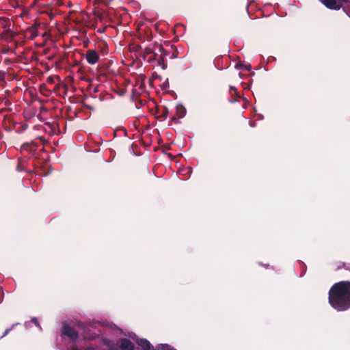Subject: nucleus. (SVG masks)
Masks as SVG:
<instances>
[{
  "mask_svg": "<svg viewBox=\"0 0 350 350\" xmlns=\"http://www.w3.org/2000/svg\"><path fill=\"white\" fill-rule=\"evenodd\" d=\"M245 68L246 70H250V68H251V66H250V65H247V66H245Z\"/></svg>",
  "mask_w": 350,
  "mask_h": 350,
  "instance_id": "9d476101",
  "label": "nucleus"
},
{
  "mask_svg": "<svg viewBox=\"0 0 350 350\" xmlns=\"http://www.w3.org/2000/svg\"><path fill=\"white\" fill-rule=\"evenodd\" d=\"M31 34L33 36H36V32H34V29L32 30Z\"/></svg>",
  "mask_w": 350,
  "mask_h": 350,
  "instance_id": "f8f14e48",
  "label": "nucleus"
},
{
  "mask_svg": "<svg viewBox=\"0 0 350 350\" xmlns=\"http://www.w3.org/2000/svg\"><path fill=\"white\" fill-rule=\"evenodd\" d=\"M31 34L33 36H36V32H34V29L32 30Z\"/></svg>",
  "mask_w": 350,
  "mask_h": 350,
  "instance_id": "9b49d317",
  "label": "nucleus"
},
{
  "mask_svg": "<svg viewBox=\"0 0 350 350\" xmlns=\"http://www.w3.org/2000/svg\"><path fill=\"white\" fill-rule=\"evenodd\" d=\"M17 324H18V323H16V325H17ZM15 325H16V324H14V325H12V327H11L6 329L5 330V332H4V333H3V336H2V337H4V336H5L6 335H8V334L10 333V332L13 329V327H14Z\"/></svg>",
  "mask_w": 350,
  "mask_h": 350,
  "instance_id": "0eeeda50",
  "label": "nucleus"
},
{
  "mask_svg": "<svg viewBox=\"0 0 350 350\" xmlns=\"http://www.w3.org/2000/svg\"><path fill=\"white\" fill-rule=\"evenodd\" d=\"M85 59L88 64L93 65L99 60V55L94 50H89L85 54Z\"/></svg>",
  "mask_w": 350,
  "mask_h": 350,
  "instance_id": "7ed1b4c3",
  "label": "nucleus"
},
{
  "mask_svg": "<svg viewBox=\"0 0 350 350\" xmlns=\"http://www.w3.org/2000/svg\"><path fill=\"white\" fill-rule=\"evenodd\" d=\"M120 342L121 350H135L134 345L129 339L124 338L121 339Z\"/></svg>",
  "mask_w": 350,
  "mask_h": 350,
  "instance_id": "20e7f679",
  "label": "nucleus"
},
{
  "mask_svg": "<svg viewBox=\"0 0 350 350\" xmlns=\"http://www.w3.org/2000/svg\"><path fill=\"white\" fill-rule=\"evenodd\" d=\"M31 321L35 324L36 326L40 327V323H39V321H38L37 318L33 317L31 319Z\"/></svg>",
  "mask_w": 350,
  "mask_h": 350,
  "instance_id": "6e6552de",
  "label": "nucleus"
},
{
  "mask_svg": "<svg viewBox=\"0 0 350 350\" xmlns=\"http://www.w3.org/2000/svg\"><path fill=\"white\" fill-rule=\"evenodd\" d=\"M328 300L331 306L337 311L349 309L350 282L341 281L335 283L329 291Z\"/></svg>",
  "mask_w": 350,
  "mask_h": 350,
  "instance_id": "f257e3e1",
  "label": "nucleus"
},
{
  "mask_svg": "<svg viewBox=\"0 0 350 350\" xmlns=\"http://www.w3.org/2000/svg\"><path fill=\"white\" fill-rule=\"evenodd\" d=\"M60 335L67 336L72 342H76L79 338V332L66 321H62Z\"/></svg>",
  "mask_w": 350,
  "mask_h": 350,
  "instance_id": "f03ea898",
  "label": "nucleus"
},
{
  "mask_svg": "<svg viewBox=\"0 0 350 350\" xmlns=\"http://www.w3.org/2000/svg\"><path fill=\"white\" fill-rule=\"evenodd\" d=\"M137 344L140 346L144 350H150L152 345L146 339L138 338L136 340Z\"/></svg>",
  "mask_w": 350,
  "mask_h": 350,
  "instance_id": "423d86ee",
  "label": "nucleus"
},
{
  "mask_svg": "<svg viewBox=\"0 0 350 350\" xmlns=\"http://www.w3.org/2000/svg\"><path fill=\"white\" fill-rule=\"evenodd\" d=\"M327 8L332 10H339L340 5L336 0H319Z\"/></svg>",
  "mask_w": 350,
  "mask_h": 350,
  "instance_id": "39448f33",
  "label": "nucleus"
},
{
  "mask_svg": "<svg viewBox=\"0 0 350 350\" xmlns=\"http://www.w3.org/2000/svg\"><path fill=\"white\" fill-rule=\"evenodd\" d=\"M109 349L111 350H118V348L116 346H109Z\"/></svg>",
  "mask_w": 350,
  "mask_h": 350,
  "instance_id": "1a4fd4ad",
  "label": "nucleus"
}]
</instances>
